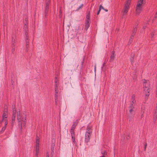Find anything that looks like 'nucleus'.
Wrapping results in <instances>:
<instances>
[{
  "mask_svg": "<svg viewBox=\"0 0 157 157\" xmlns=\"http://www.w3.org/2000/svg\"><path fill=\"white\" fill-rule=\"evenodd\" d=\"M17 118L18 122L22 121L24 122L23 123L24 126L26 124V115H25L24 116L20 115V112L19 111L17 112Z\"/></svg>",
  "mask_w": 157,
  "mask_h": 157,
  "instance_id": "nucleus-1",
  "label": "nucleus"
},
{
  "mask_svg": "<svg viewBox=\"0 0 157 157\" xmlns=\"http://www.w3.org/2000/svg\"><path fill=\"white\" fill-rule=\"evenodd\" d=\"M144 82L143 86L144 87V91L145 92V95L148 97L149 95V93L150 91V84L148 82H146L145 80Z\"/></svg>",
  "mask_w": 157,
  "mask_h": 157,
  "instance_id": "nucleus-2",
  "label": "nucleus"
},
{
  "mask_svg": "<svg viewBox=\"0 0 157 157\" xmlns=\"http://www.w3.org/2000/svg\"><path fill=\"white\" fill-rule=\"evenodd\" d=\"M130 1L128 0L127 1L126 3L125 4L124 8L122 18L124 17V16L126 15L127 14L129 8V5L130 4Z\"/></svg>",
  "mask_w": 157,
  "mask_h": 157,
  "instance_id": "nucleus-3",
  "label": "nucleus"
},
{
  "mask_svg": "<svg viewBox=\"0 0 157 157\" xmlns=\"http://www.w3.org/2000/svg\"><path fill=\"white\" fill-rule=\"evenodd\" d=\"M50 2L51 0H46V5L44 9V17H46L48 15Z\"/></svg>",
  "mask_w": 157,
  "mask_h": 157,
  "instance_id": "nucleus-4",
  "label": "nucleus"
},
{
  "mask_svg": "<svg viewBox=\"0 0 157 157\" xmlns=\"http://www.w3.org/2000/svg\"><path fill=\"white\" fill-rule=\"evenodd\" d=\"M90 12H89L86 15V20L85 21V25L84 29L86 30H87L90 27Z\"/></svg>",
  "mask_w": 157,
  "mask_h": 157,
  "instance_id": "nucleus-5",
  "label": "nucleus"
},
{
  "mask_svg": "<svg viewBox=\"0 0 157 157\" xmlns=\"http://www.w3.org/2000/svg\"><path fill=\"white\" fill-rule=\"evenodd\" d=\"M134 114V111H132L131 112L129 111L128 115V119L129 120V121L132 122L133 121Z\"/></svg>",
  "mask_w": 157,
  "mask_h": 157,
  "instance_id": "nucleus-6",
  "label": "nucleus"
},
{
  "mask_svg": "<svg viewBox=\"0 0 157 157\" xmlns=\"http://www.w3.org/2000/svg\"><path fill=\"white\" fill-rule=\"evenodd\" d=\"M142 5L140 4H137L136 6V13L139 14L141 12L142 10Z\"/></svg>",
  "mask_w": 157,
  "mask_h": 157,
  "instance_id": "nucleus-7",
  "label": "nucleus"
},
{
  "mask_svg": "<svg viewBox=\"0 0 157 157\" xmlns=\"http://www.w3.org/2000/svg\"><path fill=\"white\" fill-rule=\"evenodd\" d=\"M92 133L88 132H86L85 133V142L87 143L90 141V137Z\"/></svg>",
  "mask_w": 157,
  "mask_h": 157,
  "instance_id": "nucleus-8",
  "label": "nucleus"
},
{
  "mask_svg": "<svg viewBox=\"0 0 157 157\" xmlns=\"http://www.w3.org/2000/svg\"><path fill=\"white\" fill-rule=\"evenodd\" d=\"M25 35L26 36V39L25 40L26 42V48H28L29 47V37L28 36V33L26 31V29H25Z\"/></svg>",
  "mask_w": 157,
  "mask_h": 157,
  "instance_id": "nucleus-9",
  "label": "nucleus"
},
{
  "mask_svg": "<svg viewBox=\"0 0 157 157\" xmlns=\"http://www.w3.org/2000/svg\"><path fill=\"white\" fill-rule=\"evenodd\" d=\"M115 52L114 51H113L112 52L111 55V56L109 59V62H112L115 59Z\"/></svg>",
  "mask_w": 157,
  "mask_h": 157,
  "instance_id": "nucleus-10",
  "label": "nucleus"
},
{
  "mask_svg": "<svg viewBox=\"0 0 157 157\" xmlns=\"http://www.w3.org/2000/svg\"><path fill=\"white\" fill-rule=\"evenodd\" d=\"M136 102L135 100V96L134 94L132 96V98L131 101V103L133 104Z\"/></svg>",
  "mask_w": 157,
  "mask_h": 157,
  "instance_id": "nucleus-11",
  "label": "nucleus"
},
{
  "mask_svg": "<svg viewBox=\"0 0 157 157\" xmlns=\"http://www.w3.org/2000/svg\"><path fill=\"white\" fill-rule=\"evenodd\" d=\"M129 110L130 112L132 111H134L133 109H134V106L133 105V104L130 103V106L129 107Z\"/></svg>",
  "mask_w": 157,
  "mask_h": 157,
  "instance_id": "nucleus-12",
  "label": "nucleus"
},
{
  "mask_svg": "<svg viewBox=\"0 0 157 157\" xmlns=\"http://www.w3.org/2000/svg\"><path fill=\"white\" fill-rule=\"evenodd\" d=\"M8 117V113H3L2 116V121L4 120L5 118H7Z\"/></svg>",
  "mask_w": 157,
  "mask_h": 157,
  "instance_id": "nucleus-13",
  "label": "nucleus"
},
{
  "mask_svg": "<svg viewBox=\"0 0 157 157\" xmlns=\"http://www.w3.org/2000/svg\"><path fill=\"white\" fill-rule=\"evenodd\" d=\"M15 117L16 115H14V114L12 115V126L13 125V124L14 123L15 120Z\"/></svg>",
  "mask_w": 157,
  "mask_h": 157,
  "instance_id": "nucleus-14",
  "label": "nucleus"
},
{
  "mask_svg": "<svg viewBox=\"0 0 157 157\" xmlns=\"http://www.w3.org/2000/svg\"><path fill=\"white\" fill-rule=\"evenodd\" d=\"M136 31H137L136 27L135 28H134V29H133V30L132 31V36H134L135 35Z\"/></svg>",
  "mask_w": 157,
  "mask_h": 157,
  "instance_id": "nucleus-15",
  "label": "nucleus"
},
{
  "mask_svg": "<svg viewBox=\"0 0 157 157\" xmlns=\"http://www.w3.org/2000/svg\"><path fill=\"white\" fill-rule=\"evenodd\" d=\"M76 126V122H74L71 130H74V129L75 128Z\"/></svg>",
  "mask_w": 157,
  "mask_h": 157,
  "instance_id": "nucleus-16",
  "label": "nucleus"
},
{
  "mask_svg": "<svg viewBox=\"0 0 157 157\" xmlns=\"http://www.w3.org/2000/svg\"><path fill=\"white\" fill-rule=\"evenodd\" d=\"M55 86H57V87H58L59 85V82H58V80L57 78L56 77L55 79Z\"/></svg>",
  "mask_w": 157,
  "mask_h": 157,
  "instance_id": "nucleus-17",
  "label": "nucleus"
},
{
  "mask_svg": "<svg viewBox=\"0 0 157 157\" xmlns=\"http://www.w3.org/2000/svg\"><path fill=\"white\" fill-rule=\"evenodd\" d=\"M86 132H89L92 133V131H91V128L90 126H87V128H86Z\"/></svg>",
  "mask_w": 157,
  "mask_h": 157,
  "instance_id": "nucleus-18",
  "label": "nucleus"
},
{
  "mask_svg": "<svg viewBox=\"0 0 157 157\" xmlns=\"http://www.w3.org/2000/svg\"><path fill=\"white\" fill-rule=\"evenodd\" d=\"M134 54H132L131 55V58H130V62L132 64V63L133 62V61L134 60Z\"/></svg>",
  "mask_w": 157,
  "mask_h": 157,
  "instance_id": "nucleus-19",
  "label": "nucleus"
},
{
  "mask_svg": "<svg viewBox=\"0 0 157 157\" xmlns=\"http://www.w3.org/2000/svg\"><path fill=\"white\" fill-rule=\"evenodd\" d=\"M21 121L18 122V124L20 130H22V125Z\"/></svg>",
  "mask_w": 157,
  "mask_h": 157,
  "instance_id": "nucleus-20",
  "label": "nucleus"
},
{
  "mask_svg": "<svg viewBox=\"0 0 157 157\" xmlns=\"http://www.w3.org/2000/svg\"><path fill=\"white\" fill-rule=\"evenodd\" d=\"M12 107H13V114H14V115H16V109H15V105H13Z\"/></svg>",
  "mask_w": 157,
  "mask_h": 157,
  "instance_id": "nucleus-21",
  "label": "nucleus"
},
{
  "mask_svg": "<svg viewBox=\"0 0 157 157\" xmlns=\"http://www.w3.org/2000/svg\"><path fill=\"white\" fill-rule=\"evenodd\" d=\"M8 106L7 105H5L4 109V113H8Z\"/></svg>",
  "mask_w": 157,
  "mask_h": 157,
  "instance_id": "nucleus-22",
  "label": "nucleus"
},
{
  "mask_svg": "<svg viewBox=\"0 0 157 157\" xmlns=\"http://www.w3.org/2000/svg\"><path fill=\"white\" fill-rule=\"evenodd\" d=\"M39 138L38 136H37L36 137V145H39Z\"/></svg>",
  "mask_w": 157,
  "mask_h": 157,
  "instance_id": "nucleus-23",
  "label": "nucleus"
},
{
  "mask_svg": "<svg viewBox=\"0 0 157 157\" xmlns=\"http://www.w3.org/2000/svg\"><path fill=\"white\" fill-rule=\"evenodd\" d=\"M70 132H71V137H73L75 136L74 130H70Z\"/></svg>",
  "mask_w": 157,
  "mask_h": 157,
  "instance_id": "nucleus-24",
  "label": "nucleus"
},
{
  "mask_svg": "<svg viewBox=\"0 0 157 157\" xmlns=\"http://www.w3.org/2000/svg\"><path fill=\"white\" fill-rule=\"evenodd\" d=\"M137 4H140L141 5L144 4V0H138Z\"/></svg>",
  "mask_w": 157,
  "mask_h": 157,
  "instance_id": "nucleus-25",
  "label": "nucleus"
},
{
  "mask_svg": "<svg viewBox=\"0 0 157 157\" xmlns=\"http://www.w3.org/2000/svg\"><path fill=\"white\" fill-rule=\"evenodd\" d=\"M84 60L83 59L81 62V66H80V71L82 70L83 67V63H84Z\"/></svg>",
  "mask_w": 157,
  "mask_h": 157,
  "instance_id": "nucleus-26",
  "label": "nucleus"
},
{
  "mask_svg": "<svg viewBox=\"0 0 157 157\" xmlns=\"http://www.w3.org/2000/svg\"><path fill=\"white\" fill-rule=\"evenodd\" d=\"M58 87L57 86H55V94H57L58 93Z\"/></svg>",
  "mask_w": 157,
  "mask_h": 157,
  "instance_id": "nucleus-27",
  "label": "nucleus"
},
{
  "mask_svg": "<svg viewBox=\"0 0 157 157\" xmlns=\"http://www.w3.org/2000/svg\"><path fill=\"white\" fill-rule=\"evenodd\" d=\"M83 5V4H82L78 7V8L76 10V11H78L79 9L82 8Z\"/></svg>",
  "mask_w": 157,
  "mask_h": 157,
  "instance_id": "nucleus-28",
  "label": "nucleus"
},
{
  "mask_svg": "<svg viewBox=\"0 0 157 157\" xmlns=\"http://www.w3.org/2000/svg\"><path fill=\"white\" fill-rule=\"evenodd\" d=\"M6 127L5 126H4V127H2L1 130V133H2V132H4V131H5V130L6 129Z\"/></svg>",
  "mask_w": 157,
  "mask_h": 157,
  "instance_id": "nucleus-29",
  "label": "nucleus"
},
{
  "mask_svg": "<svg viewBox=\"0 0 157 157\" xmlns=\"http://www.w3.org/2000/svg\"><path fill=\"white\" fill-rule=\"evenodd\" d=\"M39 145H36V151H39Z\"/></svg>",
  "mask_w": 157,
  "mask_h": 157,
  "instance_id": "nucleus-30",
  "label": "nucleus"
},
{
  "mask_svg": "<svg viewBox=\"0 0 157 157\" xmlns=\"http://www.w3.org/2000/svg\"><path fill=\"white\" fill-rule=\"evenodd\" d=\"M157 118V116H155V115H153V121L154 122H155Z\"/></svg>",
  "mask_w": 157,
  "mask_h": 157,
  "instance_id": "nucleus-31",
  "label": "nucleus"
},
{
  "mask_svg": "<svg viewBox=\"0 0 157 157\" xmlns=\"http://www.w3.org/2000/svg\"><path fill=\"white\" fill-rule=\"evenodd\" d=\"M133 37L134 36H132V35H131V37L130 38V39L129 41V42L130 43H131L132 41Z\"/></svg>",
  "mask_w": 157,
  "mask_h": 157,
  "instance_id": "nucleus-32",
  "label": "nucleus"
},
{
  "mask_svg": "<svg viewBox=\"0 0 157 157\" xmlns=\"http://www.w3.org/2000/svg\"><path fill=\"white\" fill-rule=\"evenodd\" d=\"M12 45H13V46H15V44H14V43L15 42V40L13 38V37H12Z\"/></svg>",
  "mask_w": 157,
  "mask_h": 157,
  "instance_id": "nucleus-33",
  "label": "nucleus"
},
{
  "mask_svg": "<svg viewBox=\"0 0 157 157\" xmlns=\"http://www.w3.org/2000/svg\"><path fill=\"white\" fill-rule=\"evenodd\" d=\"M72 140H73V142L75 144H76V143L75 141V136L74 137H72Z\"/></svg>",
  "mask_w": 157,
  "mask_h": 157,
  "instance_id": "nucleus-34",
  "label": "nucleus"
},
{
  "mask_svg": "<svg viewBox=\"0 0 157 157\" xmlns=\"http://www.w3.org/2000/svg\"><path fill=\"white\" fill-rule=\"evenodd\" d=\"M4 121H5V126H5L6 127V126L8 124V122H7V120L6 119H5L4 120Z\"/></svg>",
  "mask_w": 157,
  "mask_h": 157,
  "instance_id": "nucleus-35",
  "label": "nucleus"
},
{
  "mask_svg": "<svg viewBox=\"0 0 157 157\" xmlns=\"http://www.w3.org/2000/svg\"><path fill=\"white\" fill-rule=\"evenodd\" d=\"M154 115H155V116H157V109H155L154 110Z\"/></svg>",
  "mask_w": 157,
  "mask_h": 157,
  "instance_id": "nucleus-36",
  "label": "nucleus"
},
{
  "mask_svg": "<svg viewBox=\"0 0 157 157\" xmlns=\"http://www.w3.org/2000/svg\"><path fill=\"white\" fill-rule=\"evenodd\" d=\"M58 98V95L57 94H55V102L56 103L57 101V99Z\"/></svg>",
  "mask_w": 157,
  "mask_h": 157,
  "instance_id": "nucleus-37",
  "label": "nucleus"
},
{
  "mask_svg": "<svg viewBox=\"0 0 157 157\" xmlns=\"http://www.w3.org/2000/svg\"><path fill=\"white\" fill-rule=\"evenodd\" d=\"M101 9L103 10H104V8L101 5H100L99 6V10H101Z\"/></svg>",
  "mask_w": 157,
  "mask_h": 157,
  "instance_id": "nucleus-38",
  "label": "nucleus"
},
{
  "mask_svg": "<svg viewBox=\"0 0 157 157\" xmlns=\"http://www.w3.org/2000/svg\"><path fill=\"white\" fill-rule=\"evenodd\" d=\"M39 153V151H36V157H38Z\"/></svg>",
  "mask_w": 157,
  "mask_h": 157,
  "instance_id": "nucleus-39",
  "label": "nucleus"
},
{
  "mask_svg": "<svg viewBox=\"0 0 157 157\" xmlns=\"http://www.w3.org/2000/svg\"><path fill=\"white\" fill-rule=\"evenodd\" d=\"M54 148L53 147L52 148V152H51V155H53V153H54Z\"/></svg>",
  "mask_w": 157,
  "mask_h": 157,
  "instance_id": "nucleus-40",
  "label": "nucleus"
},
{
  "mask_svg": "<svg viewBox=\"0 0 157 157\" xmlns=\"http://www.w3.org/2000/svg\"><path fill=\"white\" fill-rule=\"evenodd\" d=\"M147 146V143H146L145 144H144V150L145 151L146 148Z\"/></svg>",
  "mask_w": 157,
  "mask_h": 157,
  "instance_id": "nucleus-41",
  "label": "nucleus"
},
{
  "mask_svg": "<svg viewBox=\"0 0 157 157\" xmlns=\"http://www.w3.org/2000/svg\"><path fill=\"white\" fill-rule=\"evenodd\" d=\"M101 153H102V154L103 155L104 154V156L106 154V152L105 151L103 153L102 152Z\"/></svg>",
  "mask_w": 157,
  "mask_h": 157,
  "instance_id": "nucleus-42",
  "label": "nucleus"
},
{
  "mask_svg": "<svg viewBox=\"0 0 157 157\" xmlns=\"http://www.w3.org/2000/svg\"><path fill=\"white\" fill-rule=\"evenodd\" d=\"M14 46H13V45H12V51H14Z\"/></svg>",
  "mask_w": 157,
  "mask_h": 157,
  "instance_id": "nucleus-43",
  "label": "nucleus"
},
{
  "mask_svg": "<svg viewBox=\"0 0 157 157\" xmlns=\"http://www.w3.org/2000/svg\"><path fill=\"white\" fill-rule=\"evenodd\" d=\"M100 11H101L100 10H99L98 11V12L97 13V15H98L99 14Z\"/></svg>",
  "mask_w": 157,
  "mask_h": 157,
  "instance_id": "nucleus-44",
  "label": "nucleus"
},
{
  "mask_svg": "<svg viewBox=\"0 0 157 157\" xmlns=\"http://www.w3.org/2000/svg\"><path fill=\"white\" fill-rule=\"evenodd\" d=\"M106 63L105 62L104 63H103V66H105V64H106Z\"/></svg>",
  "mask_w": 157,
  "mask_h": 157,
  "instance_id": "nucleus-45",
  "label": "nucleus"
},
{
  "mask_svg": "<svg viewBox=\"0 0 157 157\" xmlns=\"http://www.w3.org/2000/svg\"><path fill=\"white\" fill-rule=\"evenodd\" d=\"M105 10L106 12H108V10L107 9H105L104 8V10Z\"/></svg>",
  "mask_w": 157,
  "mask_h": 157,
  "instance_id": "nucleus-46",
  "label": "nucleus"
},
{
  "mask_svg": "<svg viewBox=\"0 0 157 157\" xmlns=\"http://www.w3.org/2000/svg\"><path fill=\"white\" fill-rule=\"evenodd\" d=\"M129 138V135H128V137H127V139H128Z\"/></svg>",
  "mask_w": 157,
  "mask_h": 157,
  "instance_id": "nucleus-47",
  "label": "nucleus"
},
{
  "mask_svg": "<svg viewBox=\"0 0 157 157\" xmlns=\"http://www.w3.org/2000/svg\"><path fill=\"white\" fill-rule=\"evenodd\" d=\"M154 36V34H152L151 35V38H152L153 36Z\"/></svg>",
  "mask_w": 157,
  "mask_h": 157,
  "instance_id": "nucleus-48",
  "label": "nucleus"
},
{
  "mask_svg": "<svg viewBox=\"0 0 157 157\" xmlns=\"http://www.w3.org/2000/svg\"><path fill=\"white\" fill-rule=\"evenodd\" d=\"M146 28V26H144L143 27V29H144Z\"/></svg>",
  "mask_w": 157,
  "mask_h": 157,
  "instance_id": "nucleus-49",
  "label": "nucleus"
},
{
  "mask_svg": "<svg viewBox=\"0 0 157 157\" xmlns=\"http://www.w3.org/2000/svg\"><path fill=\"white\" fill-rule=\"evenodd\" d=\"M49 157V154H47V157Z\"/></svg>",
  "mask_w": 157,
  "mask_h": 157,
  "instance_id": "nucleus-50",
  "label": "nucleus"
},
{
  "mask_svg": "<svg viewBox=\"0 0 157 157\" xmlns=\"http://www.w3.org/2000/svg\"><path fill=\"white\" fill-rule=\"evenodd\" d=\"M100 157H105V156H104V154L103 155H102V156H101Z\"/></svg>",
  "mask_w": 157,
  "mask_h": 157,
  "instance_id": "nucleus-51",
  "label": "nucleus"
},
{
  "mask_svg": "<svg viewBox=\"0 0 157 157\" xmlns=\"http://www.w3.org/2000/svg\"><path fill=\"white\" fill-rule=\"evenodd\" d=\"M25 51H26V52H28V50L27 48H26V50H25Z\"/></svg>",
  "mask_w": 157,
  "mask_h": 157,
  "instance_id": "nucleus-52",
  "label": "nucleus"
},
{
  "mask_svg": "<svg viewBox=\"0 0 157 157\" xmlns=\"http://www.w3.org/2000/svg\"><path fill=\"white\" fill-rule=\"evenodd\" d=\"M143 114H142V115H141V117H143Z\"/></svg>",
  "mask_w": 157,
  "mask_h": 157,
  "instance_id": "nucleus-53",
  "label": "nucleus"
},
{
  "mask_svg": "<svg viewBox=\"0 0 157 157\" xmlns=\"http://www.w3.org/2000/svg\"><path fill=\"white\" fill-rule=\"evenodd\" d=\"M157 17V15H156V16H155V17L156 18Z\"/></svg>",
  "mask_w": 157,
  "mask_h": 157,
  "instance_id": "nucleus-54",
  "label": "nucleus"
},
{
  "mask_svg": "<svg viewBox=\"0 0 157 157\" xmlns=\"http://www.w3.org/2000/svg\"><path fill=\"white\" fill-rule=\"evenodd\" d=\"M156 14L157 15V12H156Z\"/></svg>",
  "mask_w": 157,
  "mask_h": 157,
  "instance_id": "nucleus-55",
  "label": "nucleus"
}]
</instances>
